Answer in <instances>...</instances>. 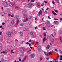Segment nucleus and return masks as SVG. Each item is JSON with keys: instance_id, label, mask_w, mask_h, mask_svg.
I'll return each mask as SVG.
<instances>
[{"instance_id": "39", "label": "nucleus", "mask_w": 62, "mask_h": 62, "mask_svg": "<svg viewBox=\"0 0 62 62\" xmlns=\"http://www.w3.org/2000/svg\"><path fill=\"white\" fill-rule=\"evenodd\" d=\"M52 3L53 4V5H54V4H55V2L54 1H52Z\"/></svg>"}, {"instance_id": "6", "label": "nucleus", "mask_w": 62, "mask_h": 62, "mask_svg": "<svg viewBox=\"0 0 62 62\" xmlns=\"http://www.w3.org/2000/svg\"><path fill=\"white\" fill-rule=\"evenodd\" d=\"M7 34V35H8V37H11V34L10 32L8 31Z\"/></svg>"}, {"instance_id": "16", "label": "nucleus", "mask_w": 62, "mask_h": 62, "mask_svg": "<svg viewBox=\"0 0 62 62\" xmlns=\"http://www.w3.org/2000/svg\"><path fill=\"white\" fill-rule=\"evenodd\" d=\"M15 22H14V20L13 19L11 21V23L12 25H13L14 24Z\"/></svg>"}, {"instance_id": "34", "label": "nucleus", "mask_w": 62, "mask_h": 62, "mask_svg": "<svg viewBox=\"0 0 62 62\" xmlns=\"http://www.w3.org/2000/svg\"><path fill=\"white\" fill-rule=\"evenodd\" d=\"M60 41L61 42H62V38H61V37L60 38Z\"/></svg>"}, {"instance_id": "9", "label": "nucleus", "mask_w": 62, "mask_h": 62, "mask_svg": "<svg viewBox=\"0 0 62 62\" xmlns=\"http://www.w3.org/2000/svg\"><path fill=\"white\" fill-rule=\"evenodd\" d=\"M30 57L31 58H34L35 57V54H32L30 56Z\"/></svg>"}, {"instance_id": "51", "label": "nucleus", "mask_w": 62, "mask_h": 62, "mask_svg": "<svg viewBox=\"0 0 62 62\" xmlns=\"http://www.w3.org/2000/svg\"><path fill=\"white\" fill-rule=\"evenodd\" d=\"M50 9V8H49L48 7L46 9V10H48V9Z\"/></svg>"}, {"instance_id": "15", "label": "nucleus", "mask_w": 62, "mask_h": 62, "mask_svg": "<svg viewBox=\"0 0 62 62\" xmlns=\"http://www.w3.org/2000/svg\"><path fill=\"white\" fill-rule=\"evenodd\" d=\"M38 51H40V49L41 48V46H38Z\"/></svg>"}, {"instance_id": "49", "label": "nucleus", "mask_w": 62, "mask_h": 62, "mask_svg": "<svg viewBox=\"0 0 62 62\" xmlns=\"http://www.w3.org/2000/svg\"><path fill=\"white\" fill-rule=\"evenodd\" d=\"M19 17V16L18 15H16V17L18 18Z\"/></svg>"}, {"instance_id": "63", "label": "nucleus", "mask_w": 62, "mask_h": 62, "mask_svg": "<svg viewBox=\"0 0 62 62\" xmlns=\"http://www.w3.org/2000/svg\"><path fill=\"white\" fill-rule=\"evenodd\" d=\"M16 20H18V17H16Z\"/></svg>"}, {"instance_id": "17", "label": "nucleus", "mask_w": 62, "mask_h": 62, "mask_svg": "<svg viewBox=\"0 0 62 62\" xmlns=\"http://www.w3.org/2000/svg\"><path fill=\"white\" fill-rule=\"evenodd\" d=\"M44 54L45 55V56H48V55H49V53H46L45 52H44Z\"/></svg>"}, {"instance_id": "64", "label": "nucleus", "mask_w": 62, "mask_h": 62, "mask_svg": "<svg viewBox=\"0 0 62 62\" xmlns=\"http://www.w3.org/2000/svg\"><path fill=\"white\" fill-rule=\"evenodd\" d=\"M60 58H62V56L61 55L60 56Z\"/></svg>"}, {"instance_id": "43", "label": "nucleus", "mask_w": 62, "mask_h": 62, "mask_svg": "<svg viewBox=\"0 0 62 62\" xmlns=\"http://www.w3.org/2000/svg\"><path fill=\"white\" fill-rule=\"evenodd\" d=\"M54 11L56 13L58 12V11L57 10H55Z\"/></svg>"}, {"instance_id": "56", "label": "nucleus", "mask_w": 62, "mask_h": 62, "mask_svg": "<svg viewBox=\"0 0 62 62\" xmlns=\"http://www.w3.org/2000/svg\"><path fill=\"white\" fill-rule=\"evenodd\" d=\"M8 50V49H6L5 50V52H7V51Z\"/></svg>"}, {"instance_id": "1", "label": "nucleus", "mask_w": 62, "mask_h": 62, "mask_svg": "<svg viewBox=\"0 0 62 62\" xmlns=\"http://www.w3.org/2000/svg\"><path fill=\"white\" fill-rule=\"evenodd\" d=\"M23 12H26V9H24L23 11L22 12V13H23V16L25 18H27V15L26 14H25L23 13Z\"/></svg>"}, {"instance_id": "41", "label": "nucleus", "mask_w": 62, "mask_h": 62, "mask_svg": "<svg viewBox=\"0 0 62 62\" xmlns=\"http://www.w3.org/2000/svg\"><path fill=\"white\" fill-rule=\"evenodd\" d=\"M31 44H34V41L31 42Z\"/></svg>"}, {"instance_id": "23", "label": "nucleus", "mask_w": 62, "mask_h": 62, "mask_svg": "<svg viewBox=\"0 0 62 62\" xmlns=\"http://www.w3.org/2000/svg\"><path fill=\"white\" fill-rule=\"evenodd\" d=\"M25 28L27 31H28V27H25Z\"/></svg>"}, {"instance_id": "29", "label": "nucleus", "mask_w": 62, "mask_h": 62, "mask_svg": "<svg viewBox=\"0 0 62 62\" xmlns=\"http://www.w3.org/2000/svg\"><path fill=\"white\" fill-rule=\"evenodd\" d=\"M19 20H18L16 23V24H19Z\"/></svg>"}, {"instance_id": "35", "label": "nucleus", "mask_w": 62, "mask_h": 62, "mask_svg": "<svg viewBox=\"0 0 62 62\" xmlns=\"http://www.w3.org/2000/svg\"><path fill=\"white\" fill-rule=\"evenodd\" d=\"M11 53H12L13 54L14 53V52L13 51V50H11Z\"/></svg>"}, {"instance_id": "18", "label": "nucleus", "mask_w": 62, "mask_h": 62, "mask_svg": "<svg viewBox=\"0 0 62 62\" xmlns=\"http://www.w3.org/2000/svg\"><path fill=\"white\" fill-rule=\"evenodd\" d=\"M52 13H53V14H54V15H57V14H56V13H55V12L53 11H52Z\"/></svg>"}, {"instance_id": "62", "label": "nucleus", "mask_w": 62, "mask_h": 62, "mask_svg": "<svg viewBox=\"0 0 62 62\" xmlns=\"http://www.w3.org/2000/svg\"><path fill=\"white\" fill-rule=\"evenodd\" d=\"M2 25H4V24H5V23L4 22H3L2 23Z\"/></svg>"}, {"instance_id": "54", "label": "nucleus", "mask_w": 62, "mask_h": 62, "mask_svg": "<svg viewBox=\"0 0 62 62\" xmlns=\"http://www.w3.org/2000/svg\"><path fill=\"white\" fill-rule=\"evenodd\" d=\"M28 23L29 24H31V22H28Z\"/></svg>"}, {"instance_id": "21", "label": "nucleus", "mask_w": 62, "mask_h": 62, "mask_svg": "<svg viewBox=\"0 0 62 62\" xmlns=\"http://www.w3.org/2000/svg\"><path fill=\"white\" fill-rule=\"evenodd\" d=\"M23 32H21L20 33V35L21 36H22V37L23 36Z\"/></svg>"}, {"instance_id": "20", "label": "nucleus", "mask_w": 62, "mask_h": 62, "mask_svg": "<svg viewBox=\"0 0 62 62\" xmlns=\"http://www.w3.org/2000/svg\"><path fill=\"white\" fill-rule=\"evenodd\" d=\"M2 49V45L0 44V50H1Z\"/></svg>"}, {"instance_id": "57", "label": "nucleus", "mask_w": 62, "mask_h": 62, "mask_svg": "<svg viewBox=\"0 0 62 62\" xmlns=\"http://www.w3.org/2000/svg\"><path fill=\"white\" fill-rule=\"evenodd\" d=\"M44 3L45 4H47V1H44Z\"/></svg>"}, {"instance_id": "55", "label": "nucleus", "mask_w": 62, "mask_h": 62, "mask_svg": "<svg viewBox=\"0 0 62 62\" xmlns=\"http://www.w3.org/2000/svg\"><path fill=\"white\" fill-rule=\"evenodd\" d=\"M54 20H58V19L57 18H54Z\"/></svg>"}, {"instance_id": "11", "label": "nucleus", "mask_w": 62, "mask_h": 62, "mask_svg": "<svg viewBox=\"0 0 62 62\" xmlns=\"http://www.w3.org/2000/svg\"><path fill=\"white\" fill-rule=\"evenodd\" d=\"M4 5V6L5 7H8V3L7 2H6L5 3Z\"/></svg>"}, {"instance_id": "44", "label": "nucleus", "mask_w": 62, "mask_h": 62, "mask_svg": "<svg viewBox=\"0 0 62 62\" xmlns=\"http://www.w3.org/2000/svg\"><path fill=\"white\" fill-rule=\"evenodd\" d=\"M8 16H11V14H10V13H9L8 14Z\"/></svg>"}, {"instance_id": "13", "label": "nucleus", "mask_w": 62, "mask_h": 62, "mask_svg": "<svg viewBox=\"0 0 62 62\" xmlns=\"http://www.w3.org/2000/svg\"><path fill=\"white\" fill-rule=\"evenodd\" d=\"M37 7L39 8L40 7V4L39 3H37Z\"/></svg>"}, {"instance_id": "3", "label": "nucleus", "mask_w": 62, "mask_h": 62, "mask_svg": "<svg viewBox=\"0 0 62 62\" xmlns=\"http://www.w3.org/2000/svg\"><path fill=\"white\" fill-rule=\"evenodd\" d=\"M32 5L29 3H28L27 5V7L30 8H31V7H32Z\"/></svg>"}, {"instance_id": "28", "label": "nucleus", "mask_w": 62, "mask_h": 62, "mask_svg": "<svg viewBox=\"0 0 62 62\" xmlns=\"http://www.w3.org/2000/svg\"><path fill=\"white\" fill-rule=\"evenodd\" d=\"M35 0H32L31 1L30 3H32L33 2H35Z\"/></svg>"}, {"instance_id": "31", "label": "nucleus", "mask_w": 62, "mask_h": 62, "mask_svg": "<svg viewBox=\"0 0 62 62\" xmlns=\"http://www.w3.org/2000/svg\"><path fill=\"white\" fill-rule=\"evenodd\" d=\"M42 59H43V58L42 57L40 58V61H42Z\"/></svg>"}, {"instance_id": "10", "label": "nucleus", "mask_w": 62, "mask_h": 62, "mask_svg": "<svg viewBox=\"0 0 62 62\" xmlns=\"http://www.w3.org/2000/svg\"><path fill=\"white\" fill-rule=\"evenodd\" d=\"M8 55H4L3 56L4 59H7V58L8 59Z\"/></svg>"}, {"instance_id": "45", "label": "nucleus", "mask_w": 62, "mask_h": 62, "mask_svg": "<svg viewBox=\"0 0 62 62\" xmlns=\"http://www.w3.org/2000/svg\"><path fill=\"white\" fill-rule=\"evenodd\" d=\"M25 43V44H29V43L28 42Z\"/></svg>"}, {"instance_id": "32", "label": "nucleus", "mask_w": 62, "mask_h": 62, "mask_svg": "<svg viewBox=\"0 0 62 62\" xmlns=\"http://www.w3.org/2000/svg\"><path fill=\"white\" fill-rule=\"evenodd\" d=\"M3 13L4 14H2V16H3V17L5 15V14H6V13H5V12H3Z\"/></svg>"}, {"instance_id": "48", "label": "nucleus", "mask_w": 62, "mask_h": 62, "mask_svg": "<svg viewBox=\"0 0 62 62\" xmlns=\"http://www.w3.org/2000/svg\"><path fill=\"white\" fill-rule=\"evenodd\" d=\"M52 53V52H49V54L50 55Z\"/></svg>"}, {"instance_id": "19", "label": "nucleus", "mask_w": 62, "mask_h": 62, "mask_svg": "<svg viewBox=\"0 0 62 62\" xmlns=\"http://www.w3.org/2000/svg\"><path fill=\"white\" fill-rule=\"evenodd\" d=\"M23 25H24V24H23V23H20L19 24L20 26H23Z\"/></svg>"}, {"instance_id": "59", "label": "nucleus", "mask_w": 62, "mask_h": 62, "mask_svg": "<svg viewBox=\"0 0 62 62\" xmlns=\"http://www.w3.org/2000/svg\"><path fill=\"white\" fill-rule=\"evenodd\" d=\"M14 15L13 14L11 16V17H13V16Z\"/></svg>"}, {"instance_id": "24", "label": "nucleus", "mask_w": 62, "mask_h": 62, "mask_svg": "<svg viewBox=\"0 0 62 62\" xmlns=\"http://www.w3.org/2000/svg\"><path fill=\"white\" fill-rule=\"evenodd\" d=\"M50 46L49 45H47V47H46V49H49L50 48Z\"/></svg>"}, {"instance_id": "42", "label": "nucleus", "mask_w": 62, "mask_h": 62, "mask_svg": "<svg viewBox=\"0 0 62 62\" xmlns=\"http://www.w3.org/2000/svg\"><path fill=\"white\" fill-rule=\"evenodd\" d=\"M18 24H16V25H15V27H17L18 26Z\"/></svg>"}, {"instance_id": "22", "label": "nucleus", "mask_w": 62, "mask_h": 62, "mask_svg": "<svg viewBox=\"0 0 62 62\" xmlns=\"http://www.w3.org/2000/svg\"><path fill=\"white\" fill-rule=\"evenodd\" d=\"M30 34L32 36H33L34 35V33L33 31H31L30 32Z\"/></svg>"}, {"instance_id": "27", "label": "nucleus", "mask_w": 62, "mask_h": 62, "mask_svg": "<svg viewBox=\"0 0 62 62\" xmlns=\"http://www.w3.org/2000/svg\"><path fill=\"white\" fill-rule=\"evenodd\" d=\"M26 57H27V56H26L24 58V59H23V60H24V61L25 59H26Z\"/></svg>"}, {"instance_id": "33", "label": "nucleus", "mask_w": 62, "mask_h": 62, "mask_svg": "<svg viewBox=\"0 0 62 62\" xmlns=\"http://www.w3.org/2000/svg\"><path fill=\"white\" fill-rule=\"evenodd\" d=\"M43 35L44 36L46 37V33H44Z\"/></svg>"}, {"instance_id": "5", "label": "nucleus", "mask_w": 62, "mask_h": 62, "mask_svg": "<svg viewBox=\"0 0 62 62\" xmlns=\"http://www.w3.org/2000/svg\"><path fill=\"white\" fill-rule=\"evenodd\" d=\"M1 61L4 62H8V59L7 58L6 59H2Z\"/></svg>"}, {"instance_id": "53", "label": "nucleus", "mask_w": 62, "mask_h": 62, "mask_svg": "<svg viewBox=\"0 0 62 62\" xmlns=\"http://www.w3.org/2000/svg\"><path fill=\"white\" fill-rule=\"evenodd\" d=\"M19 8V7H18V6H17V7H15L16 9H17V8Z\"/></svg>"}, {"instance_id": "30", "label": "nucleus", "mask_w": 62, "mask_h": 62, "mask_svg": "<svg viewBox=\"0 0 62 62\" xmlns=\"http://www.w3.org/2000/svg\"><path fill=\"white\" fill-rule=\"evenodd\" d=\"M45 40H46V38H44L43 39V42H44V41H45Z\"/></svg>"}, {"instance_id": "4", "label": "nucleus", "mask_w": 62, "mask_h": 62, "mask_svg": "<svg viewBox=\"0 0 62 62\" xmlns=\"http://www.w3.org/2000/svg\"><path fill=\"white\" fill-rule=\"evenodd\" d=\"M20 51L21 53H24V48L23 47L21 48L20 49Z\"/></svg>"}, {"instance_id": "8", "label": "nucleus", "mask_w": 62, "mask_h": 62, "mask_svg": "<svg viewBox=\"0 0 62 62\" xmlns=\"http://www.w3.org/2000/svg\"><path fill=\"white\" fill-rule=\"evenodd\" d=\"M42 11L41 10H40L38 13V15H39V16H40L42 15Z\"/></svg>"}, {"instance_id": "7", "label": "nucleus", "mask_w": 62, "mask_h": 62, "mask_svg": "<svg viewBox=\"0 0 62 62\" xmlns=\"http://www.w3.org/2000/svg\"><path fill=\"white\" fill-rule=\"evenodd\" d=\"M11 32L12 34H14L15 32V30L14 29H13L11 30Z\"/></svg>"}, {"instance_id": "52", "label": "nucleus", "mask_w": 62, "mask_h": 62, "mask_svg": "<svg viewBox=\"0 0 62 62\" xmlns=\"http://www.w3.org/2000/svg\"><path fill=\"white\" fill-rule=\"evenodd\" d=\"M32 18V16H30L29 17V18L30 19H31Z\"/></svg>"}, {"instance_id": "50", "label": "nucleus", "mask_w": 62, "mask_h": 62, "mask_svg": "<svg viewBox=\"0 0 62 62\" xmlns=\"http://www.w3.org/2000/svg\"><path fill=\"white\" fill-rule=\"evenodd\" d=\"M56 33L54 32V36H56Z\"/></svg>"}, {"instance_id": "47", "label": "nucleus", "mask_w": 62, "mask_h": 62, "mask_svg": "<svg viewBox=\"0 0 62 62\" xmlns=\"http://www.w3.org/2000/svg\"><path fill=\"white\" fill-rule=\"evenodd\" d=\"M31 41H32V40H31V39H30L29 40V42H31Z\"/></svg>"}, {"instance_id": "46", "label": "nucleus", "mask_w": 62, "mask_h": 62, "mask_svg": "<svg viewBox=\"0 0 62 62\" xmlns=\"http://www.w3.org/2000/svg\"><path fill=\"white\" fill-rule=\"evenodd\" d=\"M10 52V50H8L7 51V53H8V52Z\"/></svg>"}, {"instance_id": "36", "label": "nucleus", "mask_w": 62, "mask_h": 62, "mask_svg": "<svg viewBox=\"0 0 62 62\" xmlns=\"http://www.w3.org/2000/svg\"><path fill=\"white\" fill-rule=\"evenodd\" d=\"M11 41V40L10 39H8V42H10Z\"/></svg>"}, {"instance_id": "14", "label": "nucleus", "mask_w": 62, "mask_h": 62, "mask_svg": "<svg viewBox=\"0 0 62 62\" xmlns=\"http://www.w3.org/2000/svg\"><path fill=\"white\" fill-rule=\"evenodd\" d=\"M51 41L52 43H54V42H55V41H54V39L53 38L51 39Z\"/></svg>"}, {"instance_id": "40", "label": "nucleus", "mask_w": 62, "mask_h": 62, "mask_svg": "<svg viewBox=\"0 0 62 62\" xmlns=\"http://www.w3.org/2000/svg\"><path fill=\"white\" fill-rule=\"evenodd\" d=\"M55 52H58V50H57V49H56L55 50Z\"/></svg>"}, {"instance_id": "26", "label": "nucleus", "mask_w": 62, "mask_h": 62, "mask_svg": "<svg viewBox=\"0 0 62 62\" xmlns=\"http://www.w3.org/2000/svg\"><path fill=\"white\" fill-rule=\"evenodd\" d=\"M54 23L55 24H56L57 23H58V21H54Z\"/></svg>"}, {"instance_id": "38", "label": "nucleus", "mask_w": 62, "mask_h": 62, "mask_svg": "<svg viewBox=\"0 0 62 62\" xmlns=\"http://www.w3.org/2000/svg\"><path fill=\"white\" fill-rule=\"evenodd\" d=\"M42 28L44 30H46L45 27H43Z\"/></svg>"}, {"instance_id": "12", "label": "nucleus", "mask_w": 62, "mask_h": 62, "mask_svg": "<svg viewBox=\"0 0 62 62\" xmlns=\"http://www.w3.org/2000/svg\"><path fill=\"white\" fill-rule=\"evenodd\" d=\"M28 18H27L25 20H24V19H22V21H23V22H27L28 20Z\"/></svg>"}, {"instance_id": "58", "label": "nucleus", "mask_w": 62, "mask_h": 62, "mask_svg": "<svg viewBox=\"0 0 62 62\" xmlns=\"http://www.w3.org/2000/svg\"><path fill=\"white\" fill-rule=\"evenodd\" d=\"M35 21H38V19H37V18H35Z\"/></svg>"}, {"instance_id": "61", "label": "nucleus", "mask_w": 62, "mask_h": 62, "mask_svg": "<svg viewBox=\"0 0 62 62\" xmlns=\"http://www.w3.org/2000/svg\"><path fill=\"white\" fill-rule=\"evenodd\" d=\"M60 21H62V18H61L60 19Z\"/></svg>"}, {"instance_id": "2", "label": "nucleus", "mask_w": 62, "mask_h": 62, "mask_svg": "<svg viewBox=\"0 0 62 62\" xmlns=\"http://www.w3.org/2000/svg\"><path fill=\"white\" fill-rule=\"evenodd\" d=\"M15 2H13V4L12 3L10 2L9 3V6L12 7V8H14V5H15Z\"/></svg>"}, {"instance_id": "25", "label": "nucleus", "mask_w": 62, "mask_h": 62, "mask_svg": "<svg viewBox=\"0 0 62 62\" xmlns=\"http://www.w3.org/2000/svg\"><path fill=\"white\" fill-rule=\"evenodd\" d=\"M55 2L57 3H59V1L58 0H55Z\"/></svg>"}, {"instance_id": "60", "label": "nucleus", "mask_w": 62, "mask_h": 62, "mask_svg": "<svg viewBox=\"0 0 62 62\" xmlns=\"http://www.w3.org/2000/svg\"><path fill=\"white\" fill-rule=\"evenodd\" d=\"M2 32H0V35H1V36L2 35Z\"/></svg>"}, {"instance_id": "37", "label": "nucleus", "mask_w": 62, "mask_h": 62, "mask_svg": "<svg viewBox=\"0 0 62 62\" xmlns=\"http://www.w3.org/2000/svg\"><path fill=\"white\" fill-rule=\"evenodd\" d=\"M5 53V51H3L1 52V54H4Z\"/></svg>"}]
</instances>
